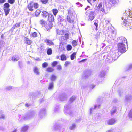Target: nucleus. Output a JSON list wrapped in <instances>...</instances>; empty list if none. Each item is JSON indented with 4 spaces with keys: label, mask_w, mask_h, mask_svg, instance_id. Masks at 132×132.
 <instances>
[{
    "label": "nucleus",
    "mask_w": 132,
    "mask_h": 132,
    "mask_svg": "<svg viewBox=\"0 0 132 132\" xmlns=\"http://www.w3.org/2000/svg\"><path fill=\"white\" fill-rule=\"evenodd\" d=\"M68 15L66 16V19L69 23H72L74 22L75 20V17L70 10H68Z\"/></svg>",
    "instance_id": "f257e3e1"
},
{
    "label": "nucleus",
    "mask_w": 132,
    "mask_h": 132,
    "mask_svg": "<svg viewBox=\"0 0 132 132\" xmlns=\"http://www.w3.org/2000/svg\"><path fill=\"white\" fill-rule=\"evenodd\" d=\"M118 40L119 42V43L126 44V45H127V41L125 37L122 36L119 37L118 38Z\"/></svg>",
    "instance_id": "6e6552de"
},
{
    "label": "nucleus",
    "mask_w": 132,
    "mask_h": 132,
    "mask_svg": "<svg viewBox=\"0 0 132 132\" xmlns=\"http://www.w3.org/2000/svg\"><path fill=\"white\" fill-rule=\"evenodd\" d=\"M48 65V64L46 62L43 63L42 65V67L43 68H45L47 67Z\"/></svg>",
    "instance_id": "473e14b6"
},
{
    "label": "nucleus",
    "mask_w": 132,
    "mask_h": 132,
    "mask_svg": "<svg viewBox=\"0 0 132 132\" xmlns=\"http://www.w3.org/2000/svg\"><path fill=\"white\" fill-rule=\"evenodd\" d=\"M3 35H2L1 36V37L2 38H3Z\"/></svg>",
    "instance_id": "4d7b16f0"
},
{
    "label": "nucleus",
    "mask_w": 132,
    "mask_h": 132,
    "mask_svg": "<svg viewBox=\"0 0 132 132\" xmlns=\"http://www.w3.org/2000/svg\"><path fill=\"white\" fill-rule=\"evenodd\" d=\"M16 130H14V131H13V132H16Z\"/></svg>",
    "instance_id": "6e6d98bb"
},
{
    "label": "nucleus",
    "mask_w": 132,
    "mask_h": 132,
    "mask_svg": "<svg viewBox=\"0 0 132 132\" xmlns=\"http://www.w3.org/2000/svg\"><path fill=\"white\" fill-rule=\"evenodd\" d=\"M48 0H41V1L43 4H46L48 1Z\"/></svg>",
    "instance_id": "a19ab883"
},
{
    "label": "nucleus",
    "mask_w": 132,
    "mask_h": 132,
    "mask_svg": "<svg viewBox=\"0 0 132 132\" xmlns=\"http://www.w3.org/2000/svg\"><path fill=\"white\" fill-rule=\"evenodd\" d=\"M41 11L39 9H37L34 12L35 16H39L40 15L41 13Z\"/></svg>",
    "instance_id": "412c9836"
},
{
    "label": "nucleus",
    "mask_w": 132,
    "mask_h": 132,
    "mask_svg": "<svg viewBox=\"0 0 132 132\" xmlns=\"http://www.w3.org/2000/svg\"><path fill=\"white\" fill-rule=\"evenodd\" d=\"M57 76L54 75H52L50 77V79L52 81H54L56 80L57 79Z\"/></svg>",
    "instance_id": "f3484780"
},
{
    "label": "nucleus",
    "mask_w": 132,
    "mask_h": 132,
    "mask_svg": "<svg viewBox=\"0 0 132 132\" xmlns=\"http://www.w3.org/2000/svg\"><path fill=\"white\" fill-rule=\"evenodd\" d=\"M76 53L75 52H73L70 56L71 59L73 60L76 57Z\"/></svg>",
    "instance_id": "b1692460"
},
{
    "label": "nucleus",
    "mask_w": 132,
    "mask_h": 132,
    "mask_svg": "<svg viewBox=\"0 0 132 132\" xmlns=\"http://www.w3.org/2000/svg\"><path fill=\"white\" fill-rule=\"evenodd\" d=\"M53 26V24L52 23H51L49 22H46L45 25L44 27L45 28L46 30L49 31Z\"/></svg>",
    "instance_id": "1a4fd4ad"
},
{
    "label": "nucleus",
    "mask_w": 132,
    "mask_h": 132,
    "mask_svg": "<svg viewBox=\"0 0 132 132\" xmlns=\"http://www.w3.org/2000/svg\"><path fill=\"white\" fill-rule=\"evenodd\" d=\"M6 0H0V4H2L5 2Z\"/></svg>",
    "instance_id": "a18cd8bd"
},
{
    "label": "nucleus",
    "mask_w": 132,
    "mask_h": 132,
    "mask_svg": "<svg viewBox=\"0 0 132 132\" xmlns=\"http://www.w3.org/2000/svg\"><path fill=\"white\" fill-rule=\"evenodd\" d=\"M53 82H51L49 84L48 89H51L53 88Z\"/></svg>",
    "instance_id": "cd10ccee"
},
{
    "label": "nucleus",
    "mask_w": 132,
    "mask_h": 132,
    "mask_svg": "<svg viewBox=\"0 0 132 132\" xmlns=\"http://www.w3.org/2000/svg\"><path fill=\"white\" fill-rule=\"evenodd\" d=\"M57 69L59 70H61L62 69L61 66L60 65H58L57 67Z\"/></svg>",
    "instance_id": "79ce46f5"
},
{
    "label": "nucleus",
    "mask_w": 132,
    "mask_h": 132,
    "mask_svg": "<svg viewBox=\"0 0 132 132\" xmlns=\"http://www.w3.org/2000/svg\"><path fill=\"white\" fill-rule=\"evenodd\" d=\"M15 2V0H8V2L9 3L11 4H13Z\"/></svg>",
    "instance_id": "ea45409f"
},
{
    "label": "nucleus",
    "mask_w": 132,
    "mask_h": 132,
    "mask_svg": "<svg viewBox=\"0 0 132 132\" xmlns=\"http://www.w3.org/2000/svg\"><path fill=\"white\" fill-rule=\"evenodd\" d=\"M26 43L27 44L29 45L31 44L32 42L28 38L25 37Z\"/></svg>",
    "instance_id": "a211bd4d"
},
{
    "label": "nucleus",
    "mask_w": 132,
    "mask_h": 132,
    "mask_svg": "<svg viewBox=\"0 0 132 132\" xmlns=\"http://www.w3.org/2000/svg\"><path fill=\"white\" fill-rule=\"evenodd\" d=\"M70 64V62L68 61H66L65 62L64 64V66L65 67L68 66Z\"/></svg>",
    "instance_id": "58836bf2"
},
{
    "label": "nucleus",
    "mask_w": 132,
    "mask_h": 132,
    "mask_svg": "<svg viewBox=\"0 0 132 132\" xmlns=\"http://www.w3.org/2000/svg\"><path fill=\"white\" fill-rule=\"evenodd\" d=\"M47 53L48 55H50L52 54V51L51 48H49L47 49Z\"/></svg>",
    "instance_id": "5701e85b"
},
{
    "label": "nucleus",
    "mask_w": 132,
    "mask_h": 132,
    "mask_svg": "<svg viewBox=\"0 0 132 132\" xmlns=\"http://www.w3.org/2000/svg\"><path fill=\"white\" fill-rule=\"evenodd\" d=\"M95 30H96V31H97V30H98L97 27H96Z\"/></svg>",
    "instance_id": "864d4df0"
},
{
    "label": "nucleus",
    "mask_w": 132,
    "mask_h": 132,
    "mask_svg": "<svg viewBox=\"0 0 132 132\" xmlns=\"http://www.w3.org/2000/svg\"><path fill=\"white\" fill-rule=\"evenodd\" d=\"M75 125H73L72 126L71 128V129H73V128H75Z\"/></svg>",
    "instance_id": "8fccbe9b"
},
{
    "label": "nucleus",
    "mask_w": 132,
    "mask_h": 132,
    "mask_svg": "<svg viewBox=\"0 0 132 132\" xmlns=\"http://www.w3.org/2000/svg\"><path fill=\"white\" fill-rule=\"evenodd\" d=\"M96 10L98 11H101L103 12H105V10L104 9V6H102V2H100L96 8Z\"/></svg>",
    "instance_id": "0eeeda50"
},
{
    "label": "nucleus",
    "mask_w": 132,
    "mask_h": 132,
    "mask_svg": "<svg viewBox=\"0 0 132 132\" xmlns=\"http://www.w3.org/2000/svg\"><path fill=\"white\" fill-rule=\"evenodd\" d=\"M87 8H85V10H87Z\"/></svg>",
    "instance_id": "bf43d9fd"
},
{
    "label": "nucleus",
    "mask_w": 132,
    "mask_h": 132,
    "mask_svg": "<svg viewBox=\"0 0 132 132\" xmlns=\"http://www.w3.org/2000/svg\"><path fill=\"white\" fill-rule=\"evenodd\" d=\"M12 60L14 61H16L18 60V59L16 56H14L12 57Z\"/></svg>",
    "instance_id": "f704fd0d"
},
{
    "label": "nucleus",
    "mask_w": 132,
    "mask_h": 132,
    "mask_svg": "<svg viewBox=\"0 0 132 132\" xmlns=\"http://www.w3.org/2000/svg\"><path fill=\"white\" fill-rule=\"evenodd\" d=\"M111 131V130H109L108 131V132H110V131Z\"/></svg>",
    "instance_id": "13d9d810"
},
{
    "label": "nucleus",
    "mask_w": 132,
    "mask_h": 132,
    "mask_svg": "<svg viewBox=\"0 0 132 132\" xmlns=\"http://www.w3.org/2000/svg\"><path fill=\"white\" fill-rule=\"evenodd\" d=\"M59 56H58V57H57V58H59Z\"/></svg>",
    "instance_id": "680f3d73"
},
{
    "label": "nucleus",
    "mask_w": 132,
    "mask_h": 132,
    "mask_svg": "<svg viewBox=\"0 0 132 132\" xmlns=\"http://www.w3.org/2000/svg\"><path fill=\"white\" fill-rule=\"evenodd\" d=\"M122 24L123 26L127 27V29L129 30L132 29V20H129V21H124Z\"/></svg>",
    "instance_id": "39448f33"
},
{
    "label": "nucleus",
    "mask_w": 132,
    "mask_h": 132,
    "mask_svg": "<svg viewBox=\"0 0 132 132\" xmlns=\"http://www.w3.org/2000/svg\"><path fill=\"white\" fill-rule=\"evenodd\" d=\"M88 2L92 4V3H94L97 0H87Z\"/></svg>",
    "instance_id": "e433bc0d"
},
{
    "label": "nucleus",
    "mask_w": 132,
    "mask_h": 132,
    "mask_svg": "<svg viewBox=\"0 0 132 132\" xmlns=\"http://www.w3.org/2000/svg\"><path fill=\"white\" fill-rule=\"evenodd\" d=\"M5 117V116L4 115H2L0 117V118H4Z\"/></svg>",
    "instance_id": "3c124183"
},
{
    "label": "nucleus",
    "mask_w": 132,
    "mask_h": 132,
    "mask_svg": "<svg viewBox=\"0 0 132 132\" xmlns=\"http://www.w3.org/2000/svg\"><path fill=\"white\" fill-rule=\"evenodd\" d=\"M126 45L122 43H119L117 44V47L119 52L123 53L126 51Z\"/></svg>",
    "instance_id": "7ed1b4c3"
},
{
    "label": "nucleus",
    "mask_w": 132,
    "mask_h": 132,
    "mask_svg": "<svg viewBox=\"0 0 132 132\" xmlns=\"http://www.w3.org/2000/svg\"><path fill=\"white\" fill-rule=\"evenodd\" d=\"M18 65L20 67H21V63L20 61L18 62Z\"/></svg>",
    "instance_id": "49530a36"
},
{
    "label": "nucleus",
    "mask_w": 132,
    "mask_h": 132,
    "mask_svg": "<svg viewBox=\"0 0 132 132\" xmlns=\"http://www.w3.org/2000/svg\"><path fill=\"white\" fill-rule=\"evenodd\" d=\"M83 62V61H82V60H81V61H79V63H80V62Z\"/></svg>",
    "instance_id": "5fc2aeb1"
},
{
    "label": "nucleus",
    "mask_w": 132,
    "mask_h": 132,
    "mask_svg": "<svg viewBox=\"0 0 132 132\" xmlns=\"http://www.w3.org/2000/svg\"><path fill=\"white\" fill-rule=\"evenodd\" d=\"M120 55L118 52H116V51H115L112 55V58L111 61H112L117 59L120 56Z\"/></svg>",
    "instance_id": "9d476101"
},
{
    "label": "nucleus",
    "mask_w": 132,
    "mask_h": 132,
    "mask_svg": "<svg viewBox=\"0 0 132 132\" xmlns=\"http://www.w3.org/2000/svg\"><path fill=\"white\" fill-rule=\"evenodd\" d=\"M91 9H89L86 12V14L88 17V21H92L93 20L95 17L94 14V12L91 11Z\"/></svg>",
    "instance_id": "20e7f679"
},
{
    "label": "nucleus",
    "mask_w": 132,
    "mask_h": 132,
    "mask_svg": "<svg viewBox=\"0 0 132 132\" xmlns=\"http://www.w3.org/2000/svg\"><path fill=\"white\" fill-rule=\"evenodd\" d=\"M116 109H114L113 110L111 111V114L112 115L116 112Z\"/></svg>",
    "instance_id": "4c0bfd02"
},
{
    "label": "nucleus",
    "mask_w": 132,
    "mask_h": 132,
    "mask_svg": "<svg viewBox=\"0 0 132 132\" xmlns=\"http://www.w3.org/2000/svg\"><path fill=\"white\" fill-rule=\"evenodd\" d=\"M72 44L73 46L75 47L77 45V42L76 40H73L72 42Z\"/></svg>",
    "instance_id": "7c9ffc66"
},
{
    "label": "nucleus",
    "mask_w": 132,
    "mask_h": 132,
    "mask_svg": "<svg viewBox=\"0 0 132 132\" xmlns=\"http://www.w3.org/2000/svg\"><path fill=\"white\" fill-rule=\"evenodd\" d=\"M65 37L66 39H68L69 38V34L66 33L65 35Z\"/></svg>",
    "instance_id": "37998d69"
},
{
    "label": "nucleus",
    "mask_w": 132,
    "mask_h": 132,
    "mask_svg": "<svg viewBox=\"0 0 132 132\" xmlns=\"http://www.w3.org/2000/svg\"><path fill=\"white\" fill-rule=\"evenodd\" d=\"M45 42L47 43V45L49 46L53 45H54L53 42L51 40L46 39Z\"/></svg>",
    "instance_id": "4468645a"
},
{
    "label": "nucleus",
    "mask_w": 132,
    "mask_h": 132,
    "mask_svg": "<svg viewBox=\"0 0 132 132\" xmlns=\"http://www.w3.org/2000/svg\"><path fill=\"white\" fill-rule=\"evenodd\" d=\"M128 115L130 117H132V112L130 111Z\"/></svg>",
    "instance_id": "c03bdc74"
},
{
    "label": "nucleus",
    "mask_w": 132,
    "mask_h": 132,
    "mask_svg": "<svg viewBox=\"0 0 132 132\" xmlns=\"http://www.w3.org/2000/svg\"><path fill=\"white\" fill-rule=\"evenodd\" d=\"M46 22L45 21V20L43 19H41L39 21V23L40 24L44 27V26Z\"/></svg>",
    "instance_id": "4be33fe9"
},
{
    "label": "nucleus",
    "mask_w": 132,
    "mask_h": 132,
    "mask_svg": "<svg viewBox=\"0 0 132 132\" xmlns=\"http://www.w3.org/2000/svg\"><path fill=\"white\" fill-rule=\"evenodd\" d=\"M116 123V120L114 118H112L109 120L107 122L108 125H113Z\"/></svg>",
    "instance_id": "f8f14e48"
},
{
    "label": "nucleus",
    "mask_w": 132,
    "mask_h": 132,
    "mask_svg": "<svg viewBox=\"0 0 132 132\" xmlns=\"http://www.w3.org/2000/svg\"><path fill=\"white\" fill-rule=\"evenodd\" d=\"M72 48L70 44L67 45L66 47L67 50V51H70L71 50Z\"/></svg>",
    "instance_id": "c85d7f7f"
},
{
    "label": "nucleus",
    "mask_w": 132,
    "mask_h": 132,
    "mask_svg": "<svg viewBox=\"0 0 132 132\" xmlns=\"http://www.w3.org/2000/svg\"><path fill=\"white\" fill-rule=\"evenodd\" d=\"M46 70L48 72L52 73L54 71V69L52 67H49L46 69Z\"/></svg>",
    "instance_id": "dca6fc26"
},
{
    "label": "nucleus",
    "mask_w": 132,
    "mask_h": 132,
    "mask_svg": "<svg viewBox=\"0 0 132 132\" xmlns=\"http://www.w3.org/2000/svg\"><path fill=\"white\" fill-rule=\"evenodd\" d=\"M39 7V5L37 3L34 2L33 1H30L28 4L27 7L29 10L31 12L34 11L33 7L35 9H37Z\"/></svg>",
    "instance_id": "f03ea898"
},
{
    "label": "nucleus",
    "mask_w": 132,
    "mask_h": 132,
    "mask_svg": "<svg viewBox=\"0 0 132 132\" xmlns=\"http://www.w3.org/2000/svg\"><path fill=\"white\" fill-rule=\"evenodd\" d=\"M87 59H85L82 60L83 62L84 61H85L86 60H87Z\"/></svg>",
    "instance_id": "603ef678"
},
{
    "label": "nucleus",
    "mask_w": 132,
    "mask_h": 132,
    "mask_svg": "<svg viewBox=\"0 0 132 132\" xmlns=\"http://www.w3.org/2000/svg\"><path fill=\"white\" fill-rule=\"evenodd\" d=\"M25 106L26 107H28L30 106V105L27 103H26L25 104Z\"/></svg>",
    "instance_id": "09e8293b"
},
{
    "label": "nucleus",
    "mask_w": 132,
    "mask_h": 132,
    "mask_svg": "<svg viewBox=\"0 0 132 132\" xmlns=\"http://www.w3.org/2000/svg\"><path fill=\"white\" fill-rule=\"evenodd\" d=\"M28 126H23L22 128V130L24 131L28 129Z\"/></svg>",
    "instance_id": "2f4dec72"
},
{
    "label": "nucleus",
    "mask_w": 132,
    "mask_h": 132,
    "mask_svg": "<svg viewBox=\"0 0 132 132\" xmlns=\"http://www.w3.org/2000/svg\"><path fill=\"white\" fill-rule=\"evenodd\" d=\"M59 48L60 50L62 51L65 50V46L64 44H62L60 45L59 46Z\"/></svg>",
    "instance_id": "393cba45"
},
{
    "label": "nucleus",
    "mask_w": 132,
    "mask_h": 132,
    "mask_svg": "<svg viewBox=\"0 0 132 132\" xmlns=\"http://www.w3.org/2000/svg\"><path fill=\"white\" fill-rule=\"evenodd\" d=\"M52 11L54 15L56 16L58 12V10L56 9H54L52 10Z\"/></svg>",
    "instance_id": "a878e982"
},
{
    "label": "nucleus",
    "mask_w": 132,
    "mask_h": 132,
    "mask_svg": "<svg viewBox=\"0 0 132 132\" xmlns=\"http://www.w3.org/2000/svg\"><path fill=\"white\" fill-rule=\"evenodd\" d=\"M10 6V5L8 3H6L4 4L3 10L6 16L7 15L10 11L9 8Z\"/></svg>",
    "instance_id": "423d86ee"
},
{
    "label": "nucleus",
    "mask_w": 132,
    "mask_h": 132,
    "mask_svg": "<svg viewBox=\"0 0 132 132\" xmlns=\"http://www.w3.org/2000/svg\"><path fill=\"white\" fill-rule=\"evenodd\" d=\"M33 71L37 75H39V74L38 68L36 66H35L34 67Z\"/></svg>",
    "instance_id": "2eb2a0df"
},
{
    "label": "nucleus",
    "mask_w": 132,
    "mask_h": 132,
    "mask_svg": "<svg viewBox=\"0 0 132 132\" xmlns=\"http://www.w3.org/2000/svg\"><path fill=\"white\" fill-rule=\"evenodd\" d=\"M61 60L65 61L67 60V57L66 55L64 54H62L60 56Z\"/></svg>",
    "instance_id": "aec40b11"
},
{
    "label": "nucleus",
    "mask_w": 132,
    "mask_h": 132,
    "mask_svg": "<svg viewBox=\"0 0 132 132\" xmlns=\"http://www.w3.org/2000/svg\"><path fill=\"white\" fill-rule=\"evenodd\" d=\"M94 25L96 26V27H98V24L97 23H96L95 22H94Z\"/></svg>",
    "instance_id": "de8ad7c7"
},
{
    "label": "nucleus",
    "mask_w": 132,
    "mask_h": 132,
    "mask_svg": "<svg viewBox=\"0 0 132 132\" xmlns=\"http://www.w3.org/2000/svg\"><path fill=\"white\" fill-rule=\"evenodd\" d=\"M108 4L111 6H114L117 3V0H108Z\"/></svg>",
    "instance_id": "ddd939ff"
},
{
    "label": "nucleus",
    "mask_w": 132,
    "mask_h": 132,
    "mask_svg": "<svg viewBox=\"0 0 132 132\" xmlns=\"http://www.w3.org/2000/svg\"><path fill=\"white\" fill-rule=\"evenodd\" d=\"M20 22L19 23H16L15 25H14L13 27V29H15V28L18 27L20 26Z\"/></svg>",
    "instance_id": "72a5a7b5"
},
{
    "label": "nucleus",
    "mask_w": 132,
    "mask_h": 132,
    "mask_svg": "<svg viewBox=\"0 0 132 132\" xmlns=\"http://www.w3.org/2000/svg\"><path fill=\"white\" fill-rule=\"evenodd\" d=\"M79 4V3H76V4Z\"/></svg>",
    "instance_id": "052dcab7"
},
{
    "label": "nucleus",
    "mask_w": 132,
    "mask_h": 132,
    "mask_svg": "<svg viewBox=\"0 0 132 132\" xmlns=\"http://www.w3.org/2000/svg\"><path fill=\"white\" fill-rule=\"evenodd\" d=\"M100 36V32H97L96 34L95 35V38L96 39H97Z\"/></svg>",
    "instance_id": "c9c22d12"
},
{
    "label": "nucleus",
    "mask_w": 132,
    "mask_h": 132,
    "mask_svg": "<svg viewBox=\"0 0 132 132\" xmlns=\"http://www.w3.org/2000/svg\"><path fill=\"white\" fill-rule=\"evenodd\" d=\"M37 33L35 32H34L31 34L30 36L31 37L35 38L37 36Z\"/></svg>",
    "instance_id": "bb28decb"
},
{
    "label": "nucleus",
    "mask_w": 132,
    "mask_h": 132,
    "mask_svg": "<svg viewBox=\"0 0 132 132\" xmlns=\"http://www.w3.org/2000/svg\"><path fill=\"white\" fill-rule=\"evenodd\" d=\"M42 15L43 17L46 18L49 14L48 12L45 11H43L42 12Z\"/></svg>",
    "instance_id": "6ab92c4d"
},
{
    "label": "nucleus",
    "mask_w": 132,
    "mask_h": 132,
    "mask_svg": "<svg viewBox=\"0 0 132 132\" xmlns=\"http://www.w3.org/2000/svg\"><path fill=\"white\" fill-rule=\"evenodd\" d=\"M47 20L48 22L52 23L54 22V16L52 14H49L48 16Z\"/></svg>",
    "instance_id": "9b49d317"
},
{
    "label": "nucleus",
    "mask_w": 132,
    "mask_h": 132,
    "mask_svg": "<svg viewBox=\"0 0 132 132\" xmlns=\"http://www.w3.org/2000/svg\"><path fill=\"white\" fill-rule=\"evenodd\" d=\"M58 64V62L55 61H53L51 63V65L53 67H54L56 66Z\"/></svg>",
    "instance_id": "c756f323"
}]
</instances>
